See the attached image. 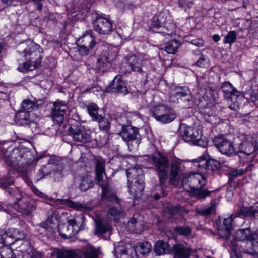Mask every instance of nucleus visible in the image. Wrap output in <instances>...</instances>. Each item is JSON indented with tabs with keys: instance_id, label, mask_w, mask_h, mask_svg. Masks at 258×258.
Listing matches in <instances>:
<instances>
[{
	"instance_id": "obj_1",
	"label": "nucleus",
	"mask_w": 258,
	"mask_h": 258,
	"mask_svg": "<svg viewBox=\"0 0 258 258\" xmlns=\"http://www.w3.org/2000/svg\"><path fill=\"white\" fill-rule=\"evenodd\" d=\"M18 51L26 61L20 65L18 69L22 72H27L37 68L42 62V52L40 45L35 42L28 40L19 46Z\"/></svg>"
},
{
	"instance_id": "obj_2",
	"label": "nucleus",
	"mask_w": 258,
	"mask_h": 258,
	"mask_svg": "<svg viewBox=\"0 0 258 258\" xmlns=\"http://www.w3.org/2000/svg\"><path fill=\"white\" fill-rule=\"evenodd\" d=\"M234 239L233 241L236 242L246 241L242 246L243 252L253 258H258V232H252L249 228L239 229L236 232Z\"/></svg>"
},
{
	"instance_id": "obj_3",
	"label": "nucleus",
	"mask_w": 258,
	"mask_h": 258,
	"mask_svg": "<svg viewBox=\"0 0 258 258\" xmlns=\"http://www.w3.org/2000/svg\"><path fill=\"white\" fill-rule=\"evenodd\" d=\"M182 182L184 188L187 190L189 187L193 195L198 200H203L211 192L203 188L206 185V179L205 176L201 174L195 173L183 177Z\"/></svg>"
},
{
	"instance_id": "obj_4",
	"label": "nucleus",
	"mask_w": 258,
	"mask_h": 258,
	"mask_svg": "<svg viewBox=\"0 0 258 258\" xmlns=\"http://www.w3.org/2000/svg\"><path fill=\"white\" fill-rule=\"evenodd\" d=\"M126 175L129 192L136 197L145 188L143 171L136 168H130L126 171Z\"/></svg>"
},
{
	"instance_id": "obj_5",
	"label": "nucleus",
	"mask_w": 258,
	"mask_h": 258,
	"mask_svg": "<svg viewBox=\"0 0 258 258\" xmlns=\"http://www.w3.org/2000/svg\"><path fill=\"white\" fill-rule=\"evenodd\" d=\"M151 161L154 170L158 175L159 184L163 187L165 186L168 178L169 169L168 157L159 152L152 156Z\"/></svg>"
},
{
	"instance_id": "obj_6",
	"label": "nucleus",
	"mask_w": 258,
	"mask_h": 258,
	"mask_svg": "<svg viewBox=\"0 0 258 258\" xmlns=\"http://www.w3.org/2000/svg\"><path fill=\"white\" fill-rule=\"evenodd\" d=\"M96 180L98 184L102 187V198L110 201H116L117 196L111 192L107 183L103 181V175L105 174V161L102 159L95 160Z\"/></svg>"
},
{
	"instance_id": "obj_7",
	"label": "nucleus",
	"mask_w": 258,
	"mask_h": 258,
	"mask_svg": "<svg viewBox=\"0 0 258 258\" xmlns=\"http://www.w3.org/2000/svg\"><path fill=\"white\" fill-rule=\"evenodd\" d=\"M221 89L227 99L229 108L234 111L238 110L243 99L241 93L234 88L229 82H224Z\"/></svg>"
},
{
	"instance_id": "obj_8",
	"label": "nucleus",
	"mask_w": 258,
	"mask_h": 258,
	"mask_svg": "<svg viewBox=\"0 0 258 258\" xmlns=\"http://www.w3.org/2000/svg\"><path fill=\"white\" fill-rule=\"evenodd\" d=\"M7 191L14 199V203L17 204L19 212L26 216L30 215L34 207L29 199L24 196L17 187L10 188Z\"/></svg>"
},
{
	"instance_id": "obj_9",
	"label": "nucleus",
	"mask_w": 258,
	"mask_h": 258,
	"mask_svg": "<svg viewBox=\"0 0 258 258\" xmlns=\"http://www.w3.org/2000/svg\"><path fill=\"white\" fill-rule=\"evenodd\" d=\"M215 147L222 154L231 156L235 153V148L233 142L224 135L216 136L213 139Z\"/></svg>"
},
{
	"instance_id": "obj_10",
	"label": "nucleus",
	"mask_w": 258,
	"mask_h": 258,
	"mask_svg": "<svg viewBox=\"0 0 258 258\" xmlns=\"http://www.w3.org/2000/svg\"><path fill=\"white\" fill-rule=\"evenodd\" d=\"M153 115L157 120L164 123L172 122L177 116L173 109L164 105L156 106L153 111Z\"/></svg>"
},
{
	"instance_id": "obj_11",
	"label": "nucleus",
	"mask_w": 258,
	"mask_h": 258,
	"mask_svg": "<svg viewBox=\"0 0 258 258\" xmlns=\"http://www.w3.org/2000/svg\"><path fill=\"white\" fill-rule=\"evenodd\" d=\"M123 140L127 144L129 148L132 149L138 146L141 142V139L138 137V129L131 126H123L119 133Z\"/></svg>"
},
{
	"instance_id": "obj_12",
	"label": "nucleus",
	"mask_w": 258,
	"mask_h": 258,
	"mask_svg": "<svg viewBox=\"0 0 258 258\" xmlns=\"http://www.w3.org/2000/svg\"><path fill=\"white\" fill-rule=\"evenodd\" d=\"M95 19L93 22L95 30L101 34L107 35L112 30V24L108 17H105V15L98 13L95 14Z\"/></svg>"
},
{
	"instance_id": "obj_13",
	"label": "nucleus",
	"mask_w": 258,
	"mask_h": 258,
	"mask_svg": "<svg viewBox=\"0 0 258 258\" xmlns=\"http://www.w3.org/2000/svg\"><path fill=\"white\" fill-rule=\"evenodd\" d=\"M96 44L95 38L90 34L83 35L77 41L78 51L81 55H87L92 52Z\"/></svg>"
},
{
	"instance_id": "obj_14",
	"label": "nucleus",
	"mask_w": 258,
	"mask_h": 258,
	"mask_svg": "<svg viewBox=\"0 0 258 258\" xmlns=\"http://www.w3.org/2000/svg\"><path fill=\"white\" fill-rule=\"evenodd\" d=\"M68 109V106L65 101L57 99L53 102L50 112V116L53 121L59 125L61 124Z\"/></svg>"
},
{
	"instance_id": "obj_15",
	"label": "nucleus",
	"mask_w": 258,
	"mask_h": 258,
	"mask_svg": "<svg viewBox=\"0 0 258 258\" xmlns=\"http://www.w3.org/2000/svg\"><path fill=\"white\" fill-rule=\"evenodd\" d=\"M69 132L73 141L78 145H83L91 141V132L83 126L71 127Z\"/></svg>"
},
{
	"instance_id": "obj_16",
	"label": "nucleus",
	"mask_w": 258,
	"mask_h": 258,
	"mask_svg": "<svg viewBox=\"0 0 258 258\" xmlns=\"http://www.w3.org/2000/svg\"><path fill=\"white\" fill-rule=\"evenodd\" d=\"M143 63L142 60L136 55H131L127 57L125 62L120 67L121 72L125 74L132 71L142 73Z\"/></svg>"
},
{
	"instance_id": "obj_17",
	"label": "nucleus",
	"mask_w": 258,
	"mask_h": 258,
	"mask_svg": "<svg viewBox=\"0 0 258 258\" xmlns=\"http://www.w3.org/2000/svg\"><path fill=\"white\" fill-rule=\"evenodd\" d=\"M238 213V211L234 214H231L228 217L225 218L222 223H219L217 225V230L219 235L222 238L228 239L231 236V230L232 229L234 218L237 217L236 214Z\"/></svg>"
},
{
	"instance_id": "obj_18",
	"label": "nucleus",
	"mask_w": 258,
	"mask_h": 258,
	"mask_svg": "<svg viewBox=\"0 0 258 258\" xmlns=\"http://www.w3.org/2000/svg\"><path fill=\"white\" fill-rule=\"evenodd\" d=\"M73 186L80 189L81 191H86L94 186L91 176L88 173L76 175L73 180Z\"/></svg>"
},
{
	"instance_id": "obj_19",
	"label": "nucleus",
	"mask_w": 258,
	"mask_h": 258,
	"mask_svg": "<svg viewBox=\"0 0 258 258\" xmlns=\"http://www.w3.org/2000/svg\"><path fill=\"white\" fill-rule=\"evenodd\" d=\"M184 175L181 164L176 161L172 162L169 174V183L171 185L177 186L179 180Z\"/></svg>"
},
{
	"instance_id": "obj_20",
	"label": "nucleus",
	"mask_w": 258,
	"mask_h": 258,
	"mask_svg": "<svg viewBox=\"0 0 258 258\" xmlns=\"http://www.w3.org/2000/svg\"><path fill=\"white\" fill-rule=\"evenodd\" d=\"M256 143V140L251 136L246 137L245 140L239 145V152L247 156L251 155L255 151Z\"/></svg>"
},
{
	"instance_id": "obj_21",
	"label": "nucleus",
	"mask_w": 258,
	"mask_h": 258,
	"mask_svg": "<svg viewBox=\"0 0 258 258\" xmlns=\"http://www.w3.org/2000/svg\"><path fill=\"white\" fill-rule=\"evenodd\" d=\"M199 130L194 128L186 124H182L179 132L182 139L186 142H192L197 137L199 136Z\"/></svg>"
},
{
	"instance_id": "obj_22",
	"label": "nucleus",
	"mask_w": 258,
	"mask_h": 258,
	"mask_svg": "<svg viewBox=\"0 0 258 258\" xmlns=\"http://www.w3.org/2000/svg\"><path fill=\"white\" fill-rule=\"evenodd\" d=\"M182 90L179 97V101L182 104L185 108L191 107L194 103V101L191 92L188 87L183 86L181 87Z\"/></svg>"
},
{
	"instance_id": "obj_23",
	"label": "nucleus",
	"mask_w": 258,
	"mask_h": 258,
	"mask_svg": "<svg viewBox=\"0 0 258 258\" xmlns=\"http://www.w3.org/2000/svg\"><path fill=\"white\" fill-rule=\"evenodd\" d=\"M174 258H189L195 251L190 247L182 244L175 245L173 247Z\"/></svg>"
},
{
	"instance_id": "obj_24",
	"label": "nucleus",
	"mask_w": 258,
	"mask_h": 258,
	"mask_svg": "<svg viewBox=\"0 0 258 258\" xmlns=\"http://www.w3.org/2000/svg\"><path fill=\"white\" fill-rule=\"evenodd\" d=\"M237 216L256 217L258 216V202L250 207H242L236 214Z\"/></svg>"
},
{
	"instance_id": "obj_25",
	"label": "nucleus",
	"mask_w": 258,
	"mask_h": 258,
	"mask_svg": "<svg viewBox=\"0 0 258 258\" xmlns=\"http://www.w3.org/2000/svg\"><path fill=\"white\" fill-rule=\"evenodd\" d=\"M171 249L167 242L162 240L158 241L154 245V252L157 255H161L169 253Z\"/></svg>"
},
{
	"instance_id": "obj_26",
	"label": "nucleus",
	"mask_w": 258,
	"mask_h": 258,
	"mask_svg": "<svg viewBox=\"0 0 258 258\" xmlns=\"http://www.w3.org/2000/svg\"><path fill=\"white\" fill-rule=\"evenodd\" d=\"M15 120L17 123L20 125H24L30 124L33 122L31 115L29 112L20 111L15 116Z\"/></svg>"
},
{
	"instance_id": "obj_27",
	"label": "nucleus",
	"mask_w": 258,
	"mask_h": 258,
	"mask_svg": "<svg viewBox=\"0 0 258 258\" xmlns=\"http://www.w3.org/2000/svg\"><path fill=\"white\" fill-rule=\"evenodd\" d=\"M106 54V52H104V54L97 59L98 68L102 72L106 71L110 67V61L113 60V57L110 55H107Z\"/></svg>"
},
{
	"instance_id": "obj_28",
	"label": "nucleus",
	"mask_w": 258,
	"mask_h": 258,
	"mask_svg": "<svg viewBox=\"0 0 258 258\" xmlns=\"http://www.w3.org/2000/svg\"><path fill=\"white\" fill-rule=\"evenodd\" d=\"M111 83L112 89H115V92L124 94H126L128 92L125 83L122 80L121 77L116 76Z\"/></svg>"
},
{
	"instance_id": "obj_29",
	"label": "nucleus",
	"mask_w": 258,
	"mask_h": 258,
	"mask_svg": "<svg viewBox=\"0 0 258 258\" xmlns=\"http://www.w3.org/2000/svg\"><path fill=\"white\" fill-rule=\"evenodd\" d=\"M82 252L70 249H62L57 252V258H80Z\"/></svg>"
},
{
	"instance_id": "obj_30",
	"label": "nucleus",
	"mask_w": 258,
	"mask_h": 258,
	"mask_svg": "<svg viewBox=\"0 0 258 258\" xmlns=\"http://www.w3.org/2000/svg\"><path fill=\"white\" fill-rule=\"evenodd\" d=\"M216 205L215 201L211 203V205L201 207L197 211V213L202 216H210L216 214Z\"/></svg>"
},
{
	"instance_id": "obj_31",
	"label": "nucleus",
	"mask_w": 258,
	"mask_h": 258,
	"mask_svg": "<svg viewBox=\"0 0 258 258\" xmlns=\"http://www.w3.org/2000/svg\"><path fill=\"white\" fill-rule=\"evenodd\" d=\"M61 204H64L68 207L73 208L76 210L80 211H85L88 210V207L84 204L79 202H74L69 199H62L59 200Z\"/></svg>"
},
{
	"instance_id": "obj_32",
	"label": "nucleus",
	"mask_w": 258,
	"mask_h": 258,
	"mask_svg": "<svg viewBox=\"0 0 258 258\" xmlns=\"http://www.w3.org/2000/svg\"><path fill=\"white\" fill-rule=\"evenodd\" d=\"M111 230V227L108 221L104 220H98L96 222V231L98 234H102Z\"/></svg>"
},
{
	"instance_id": "obj_33",
	"label": "nucleus",
	"mask_w": 258,
	"mask_h": 258,
	"mask_svg": "<svg viewBox=\"0 0 258 258\" xmlns=\"http://www.w3.org/2000/svg\"><path fill=\"white\" fill-rule=\"evenodd\" d=\"M30 152L27 149L22 148H17L14 149L11 153V160L13 158L16 159L17 160H20L21 159L25 158V156H28ZM13 162V160H12Z\"/></svg>"
},
{
	"instance_id": "obj_34",
	"label": "nucleus",
	"mask_w": 258,
	"mask_h": 258,
	"mask_svg": "<svg viewBox=\"0 0 258 258\" xmlns=\"http://www.w3.org/2000/svg\"><path fill=\"white\" fill-rule=\"evenodd\" d=\"M227 245L231 250L230 258H242L240 253V249L238 245L235 241H227L225 243V245Z\"/></svg>"
},
{
	"instance_id": "obj_35",
	"label": "nucleus",
	"mask_w": 258,
	"mask_h": 258,
	"mask_svg": "<svg viewBox=\"0 0 258 258\" xmlns=\"http://www.w3.org/2000/svg\"><path fill=\"white\" fill-rule=\"evenodd\" d=\"M152 246L148 242L139 243L135 249V252H139L141 254L146 255L151 251Z\"/></svg>"
},
{
	"instance_id": "obj_36",
	"label": "nucleus",
	"mask_w": 258,
	"mask_h": 258,
	"mask_svg": "<svg viewBox=\"0 0 258 258\" xmlns=\"http://www.w3.org/2000/svg\"><path fill=\"white\" fill-rule=\"evenodd\" d=\"M171 19V17L169 14L166 12H161L159 14L155 15L154 17V25H156V22H159V23H161L162 26L167 25L168 22V19Z\"/></svg>"
},
{
	"instance_id": "obj_37",
	"label": "nucleus",
	"mask_w": 258,
	"mask_h": 258,
	"mask_svg": "<svg viewBox=\"0 0 258 258\" xmlns=\"http://www.w3.org/2000/svg\"><path fill=\"white\" fill-rule=\"evenodd\" d=\"M179 46V43L173 39L166 43L162 49H164L169 54H174L176 52Z\"/></svg>"
},
{
	"instance_id": "obj_38",
	"label": "nucleus",
	"mask_w": 258,
	"mask_h": 258,
	"mask_svg": "<svg viewBox=\"0 0 258 258\" xmlns=\"http://www.w3.org/2000/svg\"><path fill=\"white\" fill-rule=\"evenodd\" d=\"M87 112L89 115L91 117L93 121L95 120L97 118L99 117L101 115L98 114V111L99 107L97 105L94 103H89L86 106Z\"/></svg>"
},
{
	"instance_id": "obj_39",
	"label": "nucleus",
	"mask_w": 258,
	"mask_h": 258,
	"mask_svg": "<svg viewBox=\"0 0 258 258\" xmlns=\"http://www.w3.org/2000/svg\"><path fill=\"white\" fill-rule=\"evenodd\" d=\"M94 121L97 122L100 130L107 133H109L110 128V123L106 118L101 115Z\"/></svg>"
},
{
	"instance_id": "obj_40",
	"label": "nucleus",
	"mask_w": 258,
	"mask_h": 258,
	"mask_svg": "<svg viewBox=\"0 0 258 258\" xmlns=\"http://www.w3.org/2000/svg\"><path fill=\"white\" fill-rule=\"evenodd\" d=\"M181 90H182V88L180 86L175 87L171 90L169 97V101L171 102H179Z\"/></svg>"
},
{
	"instance_id": "obj_41",
	"label": "nucleus",
	"mask_w": 258,
	"mask_h": 258,
	"mask_svg": "<svg viewBox=\"0 0 258 258\" xmlns=\"http://www.w3.org/2000/svg\"><path fill=\"white\" fill-rule=\"evenodd\" d=\"M108 213L109 218L114 220H117L123 216V213L120 211V210L115 207L110 208Z\"/></svg>"
},
{
	"instance_id": "obj_42",
	"label": "nucleus",
	"mask_w": 258,
	"mask_h": 258,
	"mask_svg": "<svg viewBox=\"0 0 258 258\" xmlns=\"http://www.w3.org/2000/svg\"><path fill=\"white\" fill-rule=\"evenodd\" d=\"M174 232L176 234L187 236L191 234V229L188 226H176L174 228Z\"/></svg>"
},
{
	"instance_id": "obj_43",
	"label": "nucleus",
	"mask_w": 258,
	"mask_h": 258,
	"mask_svg": "<svg viewBox=\"0 0 258 258\" xmlns=\"http://www.w3.org/2000/svg\"><path fill=\"white\" fill-rule=\"evenodd\" d=\"M207 161L208 159L204 156H202L198 158L194 159L192 162L195 166L202 169H206Z\"/></svg>"
},
{
	"instance_id": "obj_44",
	"label": "nucleus",
	"mask_w": 258,
	"mask_h": 258,
	"mask_svg": "<svg viewBox=\"0 0 258 258\" xmlns=\"http://www.w3.org/2000/svg\"><path fill=\"white\" fill-rule=\"evenodd\" d=\"M192 142L194 145L202 147H206L208 145V141L205 137H203L200 131L199 133V136Z\"/></svg>"
},
{
	"instance_id": "obj_45",
	"label": "nucleus",
	"mask_w": 258,
	"mask_h": 258,
	"mask_svg": "<svg viewBox=\"0 0 258 258\" xmlns=\"http://www.w3.org/2000/svg\"><path fill=\"white\" fill-rule=\"evenodd\" d=\"M9 236L15 239L16 240H22L25 238V235L16 228H10L9 230Z\"/></svg>"
},
{
	"instance_id": "obj_46",
	"label": "nucleus",
	"mask_w": 258,
	"mask_h": 258,
	"mask_svg": "<svg viewBox=\"0 0 258 258\" xmlns=\"http://www.w3.org/2000/svg\"><path fill=\"white\" fill-rule=\"evenodd\" d=\"M80 223H81V225H84L85 217L82 214H80L79 216H76L75 218L68 220L69 225L71 226L72 227H74L75 226H78Z\"/></svg>"
},
{
	"instance_id": "obj_47",
	"label": "nucleus",
	"mask_w": 258,
	"mask_h": 258,
	"mask_svg": "<svg viewBox=\"0 0 258 258\" xmlns=\"http://www.w3.org/2000/svg\"><path fill=\"white\" fill-rule=\"evenodd\" d=\"M84 258H97L98 251L92 246H88L83 252Z\"/></svg>"
},
{
	"instance_id": "obj_48",
	"label": "nucleus",
	"mask_w": 258,
	"mask_h": 258,
	"mask_svg": "<svg viewBox=\"0 0 258 258\" xmlns=\"http://www.w3.org/2000/svg\"><path fill=\"white\" fill-rule=\"evenodd\" d=\"M0 258H16L12 249L5 247L0 250Z\"/></svg>"
},
{
	"instance_id": "obj_49",
	"label": "nucleus",
	"mask_w": 258,
	"mask_h": 258,
	"mask_svg": "<svg viewBox=\"0 0 258 258\" xmlns=\"http://www.w3.org/2000/svg\"><path fill=\"white\" fill-rule=\"evenodd\" d=\"M196 64L200 67L208 68L210 66V60L206 55L202 54L198 58Z\"/></svg>"
},
{
	"instance_id": "obj_50",
	"label": "nucleus",
	"mask_w": 258,
	"mask_h": 258,
	"mask_svg": "<svg viewBox=\"0 0 258 258\" xmlns=\"http://www.w3.org/2000/svg\"><path fill=\"white\" fill-rule=\"evenodd\" d=\"M14 183V181L11 178H9L8 177H4L3 178L0 179V187H2L4 189H6V192L8 193V194L10 195L8 192V190L10 188H14L15 187H8L9 186L12 185Z\"/></svg>"
},
{
	"instance_id": "obj_51",
	"label": "nucleus",
	"mask_w": 258,
	"mask_h": 258,
	"mask_svg": "<svg viewBox=\"0 0 258 258\" xmlns=\"http://www.w3.org/2000/svg\"><path fill=\"white\" fill-rule=\"evenodd\" d=\"M207 165L206 170L210 171L217 170L220 167V163L218 161L212 159H208Z\"/></svg>"
},
{
	"instance_id": "obj_52",
	"label": "nucleus",
	"mask_w": 258,
	"mask_h": 258,
	"mask_svg": "<svg viewBox=\"0 0 258 258\" xmlns=\"http://www.w3.org/2000/svg\"><path fill=\"white\" fill-rule=\"evenodd\" d=\"M52 174L56 181L60 180L64 175L63 167L61 166H56V168L54 169Z\"/></svg>"
},
{
	"instance_id": "obj_53",
	"label": "nucleus",
	"mask_w": 258,
	"mask_h": 258,
	"mask_svg": "<svg viewBox=\"0 0 258 258\" xmlns=\"http://www.w3.org/2000/svg\"><path fill=\"white\" fill-rule=\"evenodd\" d=\"M36 107L35 104L31 101L24 100L22 103V111L30 112Z\"/></svg>"
},
{
	"instance_id": "obj_54",
	"label": "nucleus",
	"mask_w": 258,
	"mask_h": 258,
	"mask_svg": "<svg viewBox=\"0 0 258 258\" xmlns=\"http://www.w3.org/2000/svg\"><path fill=\"white\" fill-rule=\"evenodd\" d=\"M247 96L245 97L248 100L249 103H252L255 105L256 107H258V93L252 92L246 94Z\"/></svg>"
},
{
	"instance_id": "obj_55",
	"label": "nucleus",
	"mask_w": 258,
	"mask_h": 258,
	"mask_svg": "<svg viewBox=\"0 0 258 258\" xmlns=\"http://www.w3.org/2000/svg\"><path fill=\"white\" fill-rule=\"evenodd\" d=\"M236 33L234 31H231L225 37L224 43L231 44L236 41Z\"/></svg>"
},
{
	"instance_id": "obj_56",
	"label": "nucleus",
	"mask_w": 258,
	"mask_h": 258,
	"mask_svg": "<svg viewBox=\"0 0 258 258\" xmlns=\"http://www.w3.org/2000/svg\"><path fill=\"white\" fill-rule=\"evenodd\" d=\"M168 21H169V22H168L167 25H165L163 26L164 28H166L167 31H163V33L167 35H169L174 32L175 29V25L172 22L171 19H168Z\"/></svg>"
},
{
	"instance_id": "obj_57",
	"label": "nucleus",
	"mask_w": 258,
	"mask_h": 258,
	"mask_svg": "<svg viewBox=\"0 0 258 258\" xmlns=\"http://www.w3.org/2000/svg\"><path fill=\"white\" fill-rule=\"evenodd\" d=\"M114 252L115 253L119 252L120 253V258H136V255L135 254L134 256H130L128 255L129 251L126 248H123L122 247H118L115 248Z\"/></svg>"
},
{
	"instance_id": "obj_58",
	"label": "nucleus",
	"mask_w": 258,
	"mask_h": 258,
	"mask_svg": "<svg viewBox=\"0 0 258 258\" xmlns=\"http://www.w3.org/2000/svg\"><path fill=\"white\" fill-rule=\"evenodd\" d=\"M179 6L186 10L191 8L194 5L193 0H179Z\"/></svg>"
},
{
	"instance_id": "obj_59",
	"label": "nucleus",
	"mask_w": 258,
	"mask_h": 258,
	"mask_svg": "<svg viewBox=\"0 0 258 258\" xmlns=\"http://www.w3.org/2000/svg\"><path fill=\"white\" fill-rule=\"evenodd\" d=\"M204 41L202 39H195L191 41V43L198 47H201L204 45Z\"/></svg>"
},
{
	"instance_id": "obj_60",
	"label": "nucleus",
	"mask_w": 258,
	"mask_h": 258,
	"mask_svg": "<svg viewBox=\"0 0 258 258\" xmlns=\"http://www.w3.org/2000/svg\"><path fill=\"white\" fill-rule=\"evenodd\" d=\"M244 172H245L244 170L240 169H237V170L234 171L232 172V175L233 176H241V175H243L244 173Z\"/></svg>"
},
{
	"instance_id": "obj_61",
	"label": "nucleus",
	"mask_w": 258,
	"mask_h": 258,
	"mask_svg": "<svg viewBox=\"0 0 258 258\" xmlns=\"http://www.w3.org/2000/svg\"><path fill=\"white\" fill-rule=\"evenodd\" d=\"M51 222L49 219L47 220L45 222L40 224L41 227L44 229H48L51 227Z\"/></svg>"
},
{
	"instance_id": "obj_62",
	"label": "nucleus",
	"mask_w": 258,
	"mask_h": 258,
	"mask_svg": "<svg viewBox=\"0 0 258 258\" xmlns=\"http://www.w3.org/2000/svg\"><path fill=\"white\" fill-rule=\"evenodd\" d=\"M153 23H154V18L152 19V23H151V26H150L152 29H157V28L163 27L162 24L160 23H159V22H156V25H154Z\"/></svg>"
},
{
	"instance_id": "obj_63",
	"label": "nucleus",
	"mask_w": 258,
	"mask_h": 258,
	"mask_svg": "<svg viewBox=\"0 0 258 258\" xmlns=\"http://www.w3.org/2000/svg\"><path fill=\"white\" fill-rule=\"evenodd\" d=\"M180 207H179V206H176V207L172 208V209L171 210V214H174V212H177L178 211H179L180 210Z\"/></svg>"
},
{
	"instance_id": "obj_64",
	"label": "nucleus",
	"mask_w": 258,
	"mask_h": 258,
	"mask_svg": "<svg viewBox=\"0 0 258 258\" xmlns=\"http://www.w3.org/2000/svg\"><path fill=\"white\" fill-rule=\"evenodd\" d=\"M213 40L214 42H218L220 40V37L219 35L215 34L213 36Z\"/></svg>"
}]
</instances>
